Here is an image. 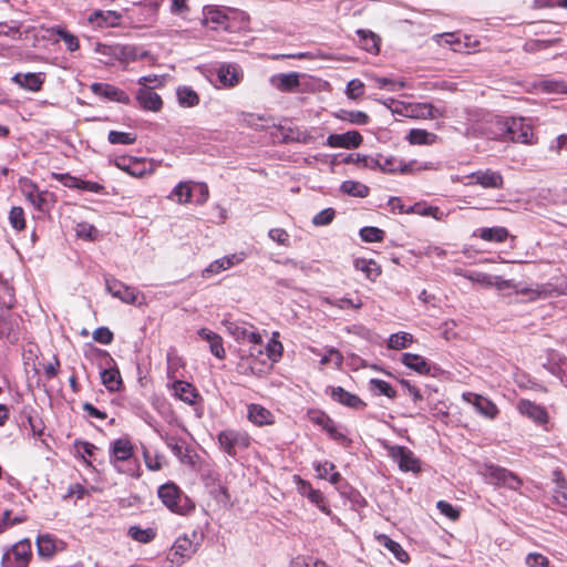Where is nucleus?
<instances>
[{
	"instance_id": "53",
	"label": "nucleus",
	"mask_w": 567,
	"mask_h": 567,
	"mask_svg": "<svg viewBox=\"0 0 567 567\" xmlns=\"http://www.w3.org/2000/svg\"><path fill=\"white\" fill-rule=\"evenodd\" d=\"M10 225L16 230H22L25 227L24 212L21 207H12L9 213Z\"/></svg>"
},
{
	"instance_id": "57",
	"label": "nucleus",
	"mask_w": 567,
	"mask_h": 567,
	"mask_svg": "<svg viewBox=\"0 0 567 567\" xmlns=\"http://www.w3.org/2000/svg\"><path fill=\"white\" fill-rule=\"evenodd\" d=\"M334 216L336 212L333 208H326L313 216L312 224L315 226H327L332 223Z\"/></svg>"
},
{
	"instance_id": "39",
	"label": "nucleus",
	"mask_w": 567,
	"mask_h": 567,
	"mask_svg": "<svg viewBox=\"0 0 567 567\" xmlns=\"http://www.w3.org/2000/svg\"><path fill=\"white\" fill-rule=\"evenodd\" d=\"M101 380L105 388L111 391L120 390L122 383L121 374L117 369H105L101 372Z\"/></svg>"
},
{
	"instance_id": "21",
	"label": "nucleus",
	"mask_w": 567,
	"mask_h": 567,
	"mask_svg": "<svg viewBox=\"0 0 567 567\" xmlns=\"http://www.w3.org/2000/svg\"><path fill=\"white\" fill-rule=\"evenodd\" d=\"M517 408L523 415L528 416L529 419L539 424H544L548 420V414L546 410L532 401L520 400L518 402Z\"/></svg>"
},
{
	"instance_id": "4",
	"label": "nucleus",
	"mask_w": 567,
	"mask_h": 567,
	"mask_svg": "<svg viewBox=\"0 0 567 567\" xmlns=\"http://www.w3.org/2000/svg\"><path fill=\"white\" fill-rule=\"evenodd\" d=\"M227 332L238 342H249L252 344L250 349V355H257L262 353V338L260 333L256 330H249L252 326H249L245 322L239 321H230L225 319L223 321Z\"/></svg>"
},
{
	"instance_id": "10",
	"label": "nucleus",
	"mask_w": 567,
	"mask_h": 567,
	"mask_svg": "<svg viewBox=\"0 0 567 567\" xmlns=\"http://www.w3.org/2000/svg\"><path fill=\"white\" fill-rule=\"evenodd\" d=\"M97 53L101 54V61L105 64H113V60L128 61L134 60L136 56L135 49L130 45H105L99 44L96 48Z\"/></svg>"
},
{
	"instance_id": "1",
	"label": "nucleus",
	"mask_w": 567,
	"mask_h": 567,
	"mask_svg": "<svg viewBox=\"0 0 567 567\" xmlns=\"http://www.w3.org/2000/svg\"><path fill=\"white\" fill-rule=\"evenodd\" d=\"M365 167L370 169H381L384 173H401V174H413L420 171H430L436 169L435 165L432 162L419 163L415 159H412L408 163L403 161H399L393 156L384 157L382 155H378L375 159H364Z\"/></svg>"
},
{
	"instance_id": "22",
	"label": "nucleus",
	"mask_w": 567,
	"mask_h": 567,
	"mask_svg": "<svg viewBox=\"0 0 567 567\" xmlns=\"http://www.w3.org/2000/svg\"><path fill=\"white\" fill-rule=\"evenodd\" d=\"M91 91L102 97H105L110 101H116V102H127L128 96L114 85L107 84V83H92L91 84Z\"/></svg>"
},
{
	"instance_id": "17",
	"label": "nucleus",
	"mask_w": 567,
	"mask_h": 567,
	"mask_svg": "<svg viewBox=\"0 0 567 567\" xmlns=\"http://www.w3.org/2000/svg\"><path fill=\"white\" fill-rule=\"evenodd\" d=\"M12 81L18 84L20 87L31 91L38 92L41 90L44 81L45 74L42 72L39 73H17Z\"/></svg>"
},
{
	"instance_id": "63",
	"label": "nucleus",
	"mask_w": 567,
	"mask_h": 567,
	"mask_svg": "<svg viewBox=\"0 0 567 567\" xmlns=\"http://www.w3.org/2000/svg\"><path fill=\"white\" fill-rule=\"evenodd\" d=\"M558 39H551V40H532L525 43L524 48L527 52H534L538 50H543L546 48H549L554 43H556Z\"/></svg>"
},
{
	"instance_id": "60",
	"label": "nucleus",
	"mask_w": 567,
	"mask_h": 567,
	"mask_svg": "<svg viewBox=\"0 0 567 567\" xmlns=\"http://www.w3.org/2000/svg\"><path fill=\"white\" fill-rule=\"evenodd\" d=\"M525 561L528 567H549V559L539 553L528 554Z\"/></svg>"
},
{
	"instance_id": "42",
	"label": "nucleus",
	"mask_w": 567,
	"mask_h": 567,
	"mask_svg": "<svg viewBox=\"0 0 567 567\" xmlns=\"http://www.w3.org/2000/svg\"><path fill=\"white\" fill-rule=\"evenodd\" d=\"M192 187L186 182L177 184L171 193V198L178 204H186L192 199Z\"/></svg>"
},
{
	"instance_id": "26",
	"label": "nucleus",
	"mask_w": 567,
	"mask_h": 567,
	"mask_svg": "<svg viewBox=\"0 0 567 567\" xmlns=\"http://www.w3.org/2000/svg\"><path fill=\"white\" fill-rule=\"evenodd\" d=\"M249 28V17L238 10L228 9V19L225 27L227 32H241Z\"/></svg>"
},
{
	"instance_id": "14",
	"label": "nucleus",
	"mask_w": 567,
	"mask_h": 567,
	"mask_svg": "<svg viewBox=\"0 0 567 567\" xmlns=\"http://www.w3.org/2000/svg\"><path fill=\"white\" fill-rule=\"evenodd\" d=\"M362 141V135L358 131H349L343 134H330L326 144L329 147L355 148Z\"/></svg>"
},
{
	"instance_id": "18",
	"label": "nucleus",
	"mask_w": 567,
	"mask_h": 567,
	"mask_svg": "<svg viewBox=\"0 0 567 567\" xmlns=\"http://www.w3.org/2000/svg\"><path fill=\"white\" fill-rule=\"evenodd\" d=\"M248 420L257 426L271 425L275 423L274 414L265 406L251 403L247 406Z\"/></svg>"
},
{
	"instance_id": "38",
	"label": "nucleus",
	"mask_w": 567,
	"mask_h": 567,
	"mask_svg": "<svg viewBox=\"0 0 567 567\" xmlns=\"http://www.w3.org/2000/svg\"><path fill=\"white\" fill-rule=\"evenodd\" d=\"M37 547L39 555L43 557H51L58 550L56 540L49 534L38 536Z\"/></svg>"
},
{
	"instance_id": "51",
	"label": "nucleus",
	"mask_w": 567,
	"mask_h": 567,
	"mask_svg": "<svg viewBox=\"0 0 567 567\" xmlns=\"http://www.w3.org/2000/svg\"><path fill=\"white\" fill-rule=\"evenodd\" d=\"M229 269L228 260H225L224 257L210 262L204 270L203 277L210 278L213 275H217L221 271Z\"/></svg>"
},
{
	"instance_id": "24",
	"label": "nucleus",
	"mask_w": 567,
	"mask_h": 567,
	"mask_svg": "<svg viewBox=\"0 0 567 567\" xmlns=\"http://www.w3.org/2000/svg\"><path fill=\"white\" fill-rule=\"evenodd\" d=\"M406 116L416 118H437L443 115L442 111L429 103H416L406 107Z\"/></svg>"
},
{
	"instance_id": "52",
	"label": "nucleus",
	"mask_w": 567,
	"mask_h": 567,
	"mask_svg": "<svg viewBox=\"0 0 567 567\" xmlns=\"http://www.w3.org/2000/svg\"><path fill=\"white\" fill-rule=\"evenodd\" d=\"M25 196L30 204L38 210L43 212L45 209L47 200L43 194L39 193L33 185H31V189L27 192Z\"/></svg>"
},
{
	"instance_id": "62",
	"label": "nucleus",
	"mask_w": 567,
	"mask_h": 567,
	"mask_svg": "<svg viewBox=\"0 0 567 567\" xmlns=\"http://www.w3.org/2000/svg\"><path fill=\"white\" fill-rule=\"evenodd\" d=\"M93 339L102 344H110L113 341V333L107 327H99L93 332Z\"/></svg>"
},
{
	"instance_id": "12",
	"label": "nucleus",
	"mask_w": 567,
	"mask_h": 567,
	"mask_svg": "<svg viewBox=\"0 0 567 567\" xmlns=\"http://www.w3.org/2000/svg\"><path fill=\"white\" fill-rule=\"evenodd\" d=\"M463 400L471 403L480 414L489 420H494L499 413L496 404L483 395L466 392L463 393Z\"/></svg>"
},
{
	"instance_id": "15",
	"label": "nucleus",
	"mask_w": 567,
	"mask_h": 567,
	"mask_svg": "<svg viewBox=\"0 0 567 567\" xmlns=\"http://www.w3.org/2000/svg\"><path fill=\"white\" fill-rule=\"evenodd\" d=\"M203 23L213 30H224L228 19V9L221 10L217 7L204 8Z\"/></svg>"
},
{
	"instance_id": "30",
	"label": "nucleus",
	"mask_w": 567,
	"mask_h": 567,
	"mask_svg": "<svg viewBox=\"0 0 567 567\" xmlns=\"http://www.w3.org/2000/svg\"><path fill=\"white\" fill-rule=\"evenodd\" d=\"M401 362L405 367H408L421 374H427L431 371L430 363L423 357H421L419 354L403 353L402 358H401Z\"/></svg>"
},
{
	"instance_id": "35",
	"label": "nucleus",
	"mask_w": 567,
	"mask_h": 567,
	"mask_svg": "<svg viewBox=\"0 0 567 567\" xmlns=\"http://www.w3.org/2000/svg\"><path fill=\"white\" fill-rule=\"evenodd\" d=\"M357 34L359 37L360 47L370 52L378 53L379 52V42L380 39L371 31L358 30Z\"/></svg>"
},
{
	"instance_id": "19",
	"label": "nucleus",
	"mask_w": 567,
	"mask_h": 567,
	"mask_svg": "<svg viewBox=\"0 0 567 567\" xmlns=\"http://www.w3.org/2000/svg\"><path fill=\"white\" fill-rule=\"evenodd\" d=\"M106 290L113 297H116L126 303H131L136 299L135 290L116 279L106 278Z\"/></svg>"
},
{
	"instance_id": "13",
	"label": "nucleus",
	"mask_w": 567,
	"mask_h": 567,
	"mask_svg": "<svg viewBox=\"0 0 567 567\" xmlns=\"http://www.w3.org/2000/svg\"><path fill=\"white\" fill-rule=\"evenodd\" d=\"M122 14L113 10H95L89 18V23L96 29L114 28L121 24Z\"/></svg>"
},
{
	"instance_id": "23",
	"label": "nucleus",
	"mask_w": 567,
	"mask_h": 567,
	"mask_svg": "<svg viewBox=\"0 0 567 567\" xmlns=\"http://www.w3.org/2000/svg\"><path fill=\"white\" fill-rule=\"evenodd\" d=\"M329 392L334 401L346 406L352 409H363L365 406V403L358 395L346 391L341 386L330 388Z\"/></svg>"
},
{
	"instance_id": "64",
	"label": "nucleus",
	"mask_w": 567,
	"mask_h": 567,
	"mask_svg": "<svg viewBox=\"0 0 567 567\" xmlns=\"http://www.w3.org/2000/svg\"><path fill=\"white\" fill-rule=\"evenodd\" d=\"M269 237L279 245L289 246V235L282 228H272L268 233Z\"/></svg>"
},
{
	"instance_id": "59",
	"label": "nucleus",
	"mask_w": 567,
	"mask_h": 567,
	"mask_svg": "<svg viewBox=\"0 0 567 567\" xmlns=\"http://www.w3.org/2000/svg\"><path fill=\"white\" fill-rule=\"evenodd\" d=\"M75 231L79 237L90 240H94L97 236V229L89 223H79Z\"/></svg>"
},
{
	"instance_id": "25",
	"label": "nucleus",
	"mask_w": 567,
	"mask_h": 567,
	"mask_svg": "<svg viewBox=\"0 0 567 567\" xmlns=\"http://www.w3.org/2000/svg\"><path fill=\"white\" fill-rule=\"evenodd\" d=\"M132 455L133 445L127 439L121 437L113 442L111 447V458L114 463L126 462L132 457Z\"/></svg>"
},
{
	"instance_id": "48",
	"label": "nucleus",
	"mask_w": 567,
	"mask_h": 567,
	"mask_svg": "<svg viewBox=\"0 0 567 567\" xmlns=\"http://www.w3.org/2000/svg\"><path fill=\"white\" fill-rule=\"evenodd\" d=\"M324 302H327L331 306L338 307L339 309H348V308L359 309L363 305L362 300L359 297H357L355 299L344 297V298L334 299V300L326 298Z\"/></svg>"
},
{
	"instance_id": "8",
	"label": "nucleus",
	"mask_w": 567,
	"mask_h": 567,
	"mask_svg": "<svg viewBox=\"0 0 567 567\" xmlns=\"http://www.w3.org/2000/svg\"><path fill=\"white\" fill-rule=\"evenodd\" d=\"M465 178L468 179L467 182H464V185L466 186L480 185L486 189H502L504 186L503 175L499 172L489 168L474 172L465 176Z\"/></svg>"
},
{
	"instance_id": "61",
	"label": "nucleus",
	"mask_w": 567,
	"mask_h": 567,
	"mask_svg": "<svg viewBox=\"0 0 567 567\" xmlns=\"http://www.w3.org/2000/svg\"><path fill=\"white\" fill-rule=\"evenodd\" d=\"M378 89H385L388 91H396V82L390 78H380L377 75H368Z\"/></svg>"
},
{
	"instance_id": "33",
	"label": "nucleus",
	"mask_w": 567,
	"mask_h": 567,
	"mask_svg": "<svg viewBox=\"0 0 567 567\" xmlns=\"http://www.w3.org/2000/svg\"><path fill=\"white\" fill-rule=\"evenodd\" d=\"M433 40L439 45L447 47L451 50H453L454 52H461L463 50V48L465 47V44L463 43V41L461 39L460 33L451 32V33L435 34L433 37Z\"/></svg>"
},
{
	"instance_id": "37",
	"label": "nucleus",
	"mask_w": 567,
	"mask_h": 567,
	"mask_svg": "<svg viewBox=\"0 0 567 567\" xmlns=\"http://www.w3.org/2000/svg\"><path fill=\"white\" fill-rule=\"evenodd\" d=\"M406 212L420 216H431L436 220H442L444 217V213L440 210L439 207L429 206L425 203H415L414 205L410 206Z\"/></svg>"
},
{
	"instance_id": "20",
	"label": "nucleus",
	"mask_w": 567,
	"mask_h": 567,
	"mask_svg": "<svg viewBox=\"0 0 567 567\" xmlns=\"http://www.w3.org/2000/svg\"><path fill=\"white\" fill-rule=\"evenodd\" d=\"M299 78L300 75L297 72L279 73L270 78V83L281 92H292L300 84Z\"/></svg>"
},
{
	"instance_id": "47",
	"label": "nucleus",
	"mask_w": 567,
	"mask_h": 567,
	"mask_svg": "<svg viewBox=\"0 0 567 567\" xmlns=\"http://www.w3.org/2000/svg\"><path fill=\"white\" fill-rule=\"evenodd\" d=\"M163 105L162 97L153 90L144 89V110L158 111Z\"/></svg>"
},
{
	"instance_id": "28",
	"label": "nucleus",
	"mask_w": 567,
	"mask_h": 567,
	"mask_svg": "<svg viewBox=\"0 0 567 567\" xmlns=\"http://www.w3.org/2000/svg\"><path fill=\"white\" fill-rule=\"evenodd\" d=\"M116 166L126 172L128 175L140 178L142 177V159L132 156H120L115 161Z\"/></svg>"
},
{
	"instance_id": "7",
	"label": "nucleus",
	"mask_w": 567,
	"mask_h": 567,
	"mask_svg": "<svg viewBox=\"0 0 567 567\" xmlns=\"http://www.w3.org/2000/svg\"><path fill=\"white\" fill-rule=\"evenodd\" d=\"M483 475L491 484L503 485L513 491H517L523 484L522 480L513 472L496 465H486Z\"/></svg>"
},
{
	"instance_id": "50",
	"label": "nucleus",
	"mask_w": 567,
	"mask_h": 567,
	"mask_svg": "<svg viewBox=\"0 0 567 567\" xmlns=\"http://www.w3.org/2000/svg\"><path fill=\"white\" fill-rule=\"evenodd\" d=\"M107 140L111 144L128 145L136 141V135L127 132L111 131Z\"/></svg>"
},
{
	"instance_id": "16",
	"label": "nucleus",
	"mask_w": 567,
	"mask_h": 567,
	"mask_svg": "<svg viewBox=\"0 0 567 567\" xmlns=\"http://www.w3.org/2000/svg\"><path fill=\"white\" fill-rule=\"evenodd\" d=\"M297 491L300 495L307 497L321 512L328 514L330 511L326 505L324 497L319 489H315L307 481L298 478Z\"/></svg>"
},
{
	"instance_id": "43",
	"label": "nucleus",
	"mask_w": 567,
	"mask_h": 567,
	"mask_svg": "<svg viewBox=\"0 0 567 567\" xmlns=\"http://www.w3.org/2000/svg\"><path fill=\"white\" fill-rule=\"evenodd\" d=\"M369 384L370 390L377 395H385L389 399H394L396 396V391L384 380L371 379Z\"/></svg>"
},
{
	"instance_id": "29",
	"label": "nucleus",
	"mask_w": 567,
	"mask_h": 567,
	"mask_svg": "<svg viewBox=\"0 0 567 567\" xmlns=\"http://www.w3.org/2000/svg\"><path fill=\"white\" fill-rule=\"evenodd\" d=\"M174 394L185 403L194 404L198 393L196 389L186 381H175L173 384Z\"/></svg>"
},
{
	"instance_id": "36",
	"label": "nucleus",
	"mask_w": 567,
	"mask_h": 567,
	"mask_svg": "<svg viewBox=\"0 0 567 567\" xmlns=\"http://www.w3.org/2000/svg\"><path fill=\"white\" fill-rule=\"evenodd\" d=\"M437 136L425 130L413 128L408 134V141L413 145H432Z\"/></svg>"
},
{
	"instance_id": "27",
	"label": "nucleus",
	"mask_w": 567,
	"mask_h": 567,
	"mask_svg": "<svg viewBox=\"0 0 567 567\" xmlns=\"http://www.w3.org/2000/svg\"><path fill=\"white\" fill-rule=\"evenodd\" d=\"M240 76L238 68L234 64H221L217 70L218 81L225 87L238 84Z\"/></svg>"
},
{
	"instance_id": "31",
	"label": "nucleus",
	"mask_w": 567,
	"mask_h": 567,
	"mask_svg": "<svg viewBox=\"0 0 567 567\" xmlns=\"http://www.w3.org/2000/svg\"><path fill=\"white\" fill-rule=\"evenodd\" d=\"M311 421L326 430L333 440L342 441L346 439V436L337 430L333 421L327 414L317 412L311 416Z\"/></svg>"
},
{
	"instance_id": "32",
	"label": "nucleus",
	"mask_w": 567,
	"mask_h": 567,
	"mask_svg": "<svg viewBox=\"0 0 567 567\" xmlns=\"http://www.w3.org/2000/svg\"><path fill=\"white\" fill-rule=\"evenodd\" d=\"M176 96L179 106L182 107H194L199 104V95L190 86L182 85L176 90Z\"/></svg>"
},
{
	"instance_id": "11",
	"label": "nucleus",
	"mask_w": 567,
	"mask_h": 567,
	"mask_svg": "<svg viewBox=\"0 0 567 567\" xmlns=\"http://www.w3.org/2000/svg\"><path fill=\"white\" fill-rule=\"evenodd\" d=\"M390 455L398 463L401 471H420V461L415 457L414 453L408 447L400 445L391 446Z\"/></svg>"
},
{
	"instance_id": "54",
	"label": "nucleus",
	"mask_w": 567,
	"mask_h": 567,
	"mask_svg": "<svg viewBox=\"0 0 567 567\" xmlns=\"http://www.w3.org/2000/svg\"><path fill=\"white\" fill-rule=\"evenodd\" d=\"M360 236L363 241L378 243L382 241L384 231L377 227H364L360 230Z\"/></svg>"
},
{
	"instance_id": "56",
	"label": "nucleus",
	"mask_w": 567,
	"mask_h": 567,
	"mask_svg": "<svg viewBox=\"0 0 567 567\" xmlns=\"http://www.w3.org/2000/svg\"><path fill=\"white\" fill-rule=\"evenodd\" d=\"M364 93V83L359 79H352L347 84L346 94L351 100L360 99Z\"/></svg>"
},
{
	"instance_id": "58",
	"label": "nucleus",
	"mask_w": 567,
	"mask_h": 567,
	"mask_svg": "<svg viewBox=\"0 0 567 567\" xmlns=\"http://www.w3.org/2000/svg\"><path fill=\"white\" fill-rule=\"evenodd\" d=\"M466 279L472 282H477L485 288L492 287V276L480 271H468L463 275Z\"/></svg>"
},
{
	"instance_id": "40",
	"label": "nucleus",
	"mask_w": 567,
	"mask_h": 567,
	"mask_svg": "<svg viewBox=\"0 0 567 567\" xmlns=\"http://www.w3.org/2000/svg\"><path fill=\"white\" fill-rule=\"evenodd\" d=\"M340 189L350 196L364 198L369 195V187L360 182L344 181Z\"/></svg>"
},
{
	"instance_id": "9",
	"label": "nucleus",
	"mask_w": 567,
	"mask_h": 567,
	"mask_svg": "<svg viewBox=\"0 0 567 567\" xmlns=\"http://www.w3.org/2000/svg\"><path fill=\"white\" fill-rule=\"evenodd\" d=\"M196 550L197 545L187 535H184L175 540L167 555V559L172 566L178 567L189 559Z\"/></svg>"
},
{
	"instance_id": "49",
	"label": "nucleus",
	"mask_w": 567,
	"mask_h": 567,
	"mask_svg": "<svg viewBox=\"0 0 567 567\" xmlns=\"http://www.w3.org/2000/svg\"><path fill=\"white\" fill-rule=\"evenodd\" d=\"M54 31L59 35V38L65 43L69 51L73 52L79 49V39L75 34L69 32L63 28H56Z\"/></svg>"
},
{
	"instance_id": "5",
	"label": "nucleus",
	"mask_w": 567,
	"mask_h": 567,
	"mask_svg": "<svg viewBox=\"0 0 567 567\" xmlns=\"http://www.w3.org/2000/svg\"><path fill=\"white\" fill-rule=\"evenodd\" d=\"M218 443L227 455L235 457L238 451L249 447L251 437L245 431L228 429L218 434Z\"/></svg>"
},
{
	"instance_id": "55",
	"label": "nucleus",
	"mask_w": 567,
	"mask_h": 567,
	"mask_svg": "<svg viewBox=\"0 0 567 567\" xmlns=\"http://www.w3.org/2000/svg\"><path fill=\"white\" fill-rule=\"evenodd\" d=\"M278 333H274V337H277ZM267 357L270 361L276 362L281 358L282 354V344L276 338H272L268 344L266 346Z\"/></svg>"
},
{
	"instance_id": "6",
	"label": "nucleus",
	"mask_w": 567,
	"mask_h": 567,
	"mask_svg": "<svg viewBox=\"0 0 567 567\" xmlns=\"http://www.w3.org/2000/svg\"><path fill=\"white\" fill-rule=\"evenodd\" d=\"M31 557V543L29 539H22L3 553L1 565L2 567H28Z\"/></svg>"
},
{
	"instance_id": "2",
	"label": "nucleus",
	"mask_w": 567,
	"mask_h": 567,
	"mask_svg": "<svg viewBox=\"0 0 567 567\" xmlns=\"http://www.w3.org/2000/svg\"><path fill=\"white\" fill-rule=\"evenodd\" d=\"M495 124L499 128V133L496 134V137L499 138H509L513 142H518L523 144H532L534 138L533 128L529 123L526 122L525 118H511L507 121L497 120Z\"/></svg>"
},
{
	"instance_id": "44",
	"label": "nucleus",
	"mask_w": 567,
	"mask_h": 567,
	"mask_svg": "<svg viewBox=\"0 0 567 567\" xmlns=\"http://www.w3.org/2000/svg\"><path fill=\"white\" fill-rule=\"evenodd\" d=\"M337 117L341 121H347L355 125H365L369 122V115L362 111H346L341 110Z\"/></svg>"
},
{
	"instance_id": "34",
	"label": "nucleus",
	"mask_w": 567,
	"mask_h": 567,
	"mask_svg": "<svg viewBox=\"0 0 567 567\" xmlns=\"http://www.w3.org/2000/svg\"><path fill=\"white\" fill-rule=\"evenodd\" d=\"M378 542L381 546L388 548L398 560L402 563L408 561L409 555L399 543L394 542L386 535H379Z\"/></svg>"
},
{
	"instance_id": "45",
	"label": "nucleus",
	"mask_w": 567,
	"mask_h": 567,
	"mask_svg": "<svg viewBox=\"0 0 567 567\" xmlns=\"http://www.w3.org/2000/svg\"><path fill=\"white\" fill-rule=\"evenodd\" d=\"M355 268L364 272L370 280H374L381 274L380 266L373 260L358 259L355 260Z\"/></svg>"
},
{
	"instance_id": "46",
	"label": "nucleus",
	"mask_w": 567,
	"mask_h": 567,
	"mask_svg": "<svg viewBox=\"0 0 567 567\" xmlns=\"http://www.w3.org/2000/svg\"><path fill=\"white\" fill-rule=\"evenodd\" d=\"M413 342V336L408 332H398L390 336L388 347L394 350L408 348Z\"/></svg>"
},
{
	"instance_id": "3",
	"label": "nucleus",
	"mask_w": 567,
	"mask_h": 567,
	"mask_svg": "<svg viewBox=\"0 0 567 567\" xmlns=\"http://www.w3.org/2000/svg\"><path fill=\"white\" fill-rule=\"evenodd\" d=\"M158 497L173 513L186 515L194 509L193 502L174 483H167L158 488Z\"/></svg>"
},
{
	"instance_id": "41",
	"label": "nucleus",
	"mask_w": 567,
	"mask_h": 567,
	"mask_svg": "<svg viewBox=\"0 0 567 567\" xmlns=\"http://www.w3.org/2000/svg\"><path fill=\"white\" fill-rule=\"evenodd\" d=\"M508 231L505 227H491L480 229V237L485 241L503 243L506 240Z\"/></svg>"
}]
</instances>
